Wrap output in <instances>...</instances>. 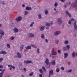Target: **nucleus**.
Returning a JSON list of instances; mask_svg holds the SVG:
<instances>
[{
  "label": "nucleus",
  "mask_w": 77,
  "mask_h": 77,
  "mask_svg": "<svg viewBox=\"0 0 77 77\" xmlns=\"http://www.w3.org/2000/svg\"><path fill=\"white\" fill-rule=\"evenodd\" d=\"M70 20L71 21H74V28L75 30L77 31V25L76 24V20H74V18H71L70 19Z\"/></svg>",
  "instance_id": "nucleus-1"
},
{
  "label": "nucleus",
  "mask_w": 77,
  "mask_h": 77,
  "mask_svg": "<svg viewBox=\"0 0 77 77\" xmlns=\"http://www.w3.org/2000/svg\"><path fill=\"white\" fill-rule=\"evenodd\" d=\"M32 60H27V61L26 60H24V63L27 65V64H28V63H32Z\"/></svg>",
  "instance_id": "nucleus-2"
},
{
  "label": "nucleus",
  "mask_w": 77,
  "mask_h": 77,
  "mask_svg": "<svg viewBox=\"0 0 77 77\" xmlns=\"http://www.w3.org/2000/svg\"><path fill=\"white\" fill-rule=\"evenodd\" d=\"M54 48H53L52 49L51 53L52 54L51 55L53 56V55H57V53L56 52H54Z\"/></svg>",
  "instance_id": "nucleus-3"
},
{
  "label": "nucleus",
  "mask_w": 77,
  "mask_h": 77,
  "mask_svg": "<svg viewBox=\"0 0 77 77\" xmlns=\"http://www.w3.org/2000/svg\"><path fill=\"white\" fill-rule=\"evenodd\" d=\"M51 74L52 75L54 74V73H53V69L49 71L48 77H50V76H51Z\"/></svg>",
  "instance_id": "nucleus-4"
},
{
  "label": "nucleus",
  "mask_w": 77,
  "mask_h": 77,
  "mask_svg": "<svg viewBox=\"0 0 77 77\" xmlns=\"http://www.w3.org/2000/svg\"><path fill=\"white\" fill-rule=\"evenodd\" d=\"M17 55L18 58H19L20 59H21V57L22 56H21V54H20L19 52H17Z\"/></svg>",
  "instance_id": "nucleus-5"
},
{
  "label": "nucleus",
  "mask_w": 77,
  "mask_h": 77,
  "mask_svg": "<svg viewBox=\"0 0 77 77\" xmlns=\"http://www.w3.org/2000/svg\"><path fill=\"white\" fill-rule=\"evenodd\" d=\"M57 22L59 23V24L60 25L62 23V21L60 18H59L57 19Z\"/></svg>",
  "instance_id": "nucleus-6"
},
{
  "label": "nucleus",
  "mask_w": 77,
  "mask_h": 77,
  "mask_svg": "<svg viewBox=\"0 0 77 77\" xmlns=\"http://www.w3.org/2000/svg\"><path fill=\"white\" fill-rule=\"evenodd\" d=\"M21 19H22V17H18L16 18V20L17 21H20L21 20Z\"/></svg>",
  "instance_id": "nucleus-7"
},
{
  "label": "nucleus",
  "mask_w": 77,
  "mask_h": 77,
  "mask_svg": "<svg viewBox=\"0 0 77 77\" xmlns=\"http://www.w3.org/2000/svg\"><path fill=\"white\" fill-rule=\"evenodd\" d=\"M5 71V69H4L2 71V72L0 73V77H3V74L4 73V72Z\"/></svg>",
  "instance_id": "nucleus-8"
},
{
  "label": "nucleus",
  "mask_w": 77,
  "mask_h": 77,
  "mask_svg": "<svg viewBox=\"0 0 77 77\" xmlns=\"http://www.w3.org/2000/svg\"><path fill=\"white\" fill-rule=\"evenodd\" d=\"M45 63L47 66L49 64V60L48 58H46L45 61Z\"/></svg>",
  "instance_id": "nucleus-9"
},
{
  "label": "nucleus",
  "mask_w": 77,
  "mask_h": 77,
  "mask_svg": "<svg viewBox=\"0 0 77 77\" xmlns=\"http://www.w3.org/2000/svg\"><path fill=\"white\" fill-rule=\"evenodd\" d=\"M72 7H73L74 8H77V5L76 4V3H73L71 5Z\"/></svg>",
  "instance_id": "nucleus-10"
},
{
  "label": "nucleus",
  "mask_w": 77,
  "mask_h": 77,
  "mask_svg": "<svg viewBox=\"0 0 77 77\" xmlns=\"http://www.w3.org/2000/svg\"><path fill=\"white\" fill-rule=\"evenodd\" d=\"M61 32L60 31H57L54 33V35L55 36H57Z\"/></svg>",
  "instance_id": "nucleus-11"
},
{
  "label": "nucleus",
  "mask_w": 77,
  "mask_h": 77,
  "mask_svg": "<svg viewBox=\"0 0 77 77\" xmlns=\"http://www.w3.org/2000/svg\"><path fill=\"white\" fill-rule=\"evenodd\" d=\"M28 36L30 37L31 38H33L35 36V35L33 34L29 33L28 34Z\"/></svg>",
  "instance_id": "nucleus-12"
},
{
  "label": "nucleus",
  "mask_w": 77,
  "mask_h": 77,
  "mask_svg": "<svg viewBox=\"0 0 77 77\" xmlns=\"http://www.w3.org/2000/svg\"><path fill=\"white\" fill-rule=\"evenodd\" d=\"M51 64L52 65H56V62L55 60H53L51 61Z\"/></svg>",
  "instance_id": "nucleus-13"
},
{
  "label": "nucleus",
  "mask_w": 77,
  "mask_h": 77,
  "mask_svg": "<svg viewBox=\"0 0 77 77\" xmlns=\"http://www.w3.org/2000/svg\"><path fill=\"white\" fill-rule=\"evenodd\" d=\"M0 54H7V52L5 51H1L0 52Z\"/></svg>",
  "instance_id": "nucleus-14"
},
{
  "label": "nucleus",
  "mask_w": 77,
  "mask_h": 77,
  "mask_svg": "<svg viewBox=\"0 0 77 77\" xmlns=\"http://www.w3.org/2000/svg\"><path fill=\"white\" fill-rule=\"evenodd\" d=\"M26 11H30L32 10V8L30 7H26Z\"/></svg>",
  "instance_id": "nucleus-15"
},
{
  "label": "nucleus",
  "mask_w": 77,
  "mask_h": 77,
  "mask_svg": "<svg viewBox=\"0 0 77 77\" xmlns=\"http://www.w3.org/2000/svg\"><path fill=\"white\" fill-rule=\"evenodd\" d=\"M25 48H26V50H29V49H31L32 48V47L31 46H28L27 47H25Z\"/></svg>",
  "instance_id": "nucleus-16"
},
{
  "label": "nucleus",
  "mask_w": 77,
  "mask_h": 77,
  "mask_svg": "<svg viewBox=\"0 0 77 77\" xmlns=\"http://www.w3.org/2000/svg\"><path fill=\"white\" fill-rule=\"evenodd\" d=\"M13 30L15 33H17L18 32V29L17 28H14Z\"/></svg>",
  "instance_id": "nucleus-17"
},
{
  "label": "nucleus",
  "mask_w": 77,
  "mask_h": 77,
  "mask_svg": "<svg viewBox=\"0 0 77 77\" xmlns=\"http://www.w3.org/2000/svg\"><path fill=\"white\" fill-rule=\"evenodd\" d=\"M0 33L2 35H5L4 32H3V31L2 29L0 30Z\"/></svg>",
  "instance_id": "nucleus-18"
},
{
  "label": "nucleus",
  "mask_w": 77,
  "mask_h": 77,
  "mask_svg": "<svg viewBox=\"0 0 77 77\" xmlns=\"http://www.w3.org/2000/svg\"><path fill=\"white\" fill-rule=\"evenodd\" d=\"M45 28V26H42L40 28V30L41 31H43L44 30V28Z\"/></svg>",
  "instance_id": "nucleus-19"
},
{
  "label": "nucleus",
  "mask_w": 77,
  "mask_h": 77,
  "mask_svg": "<svg viewBox=\"0 0 77 77\" xmlns=\"http://www.w3.org/2000/svg\"><path fill=\"white\" fill-rule=\"evenodd\" d=\"M24 45H21L20 47V51H22V50L23 49V48L24 47Z\"/></svg>",
  "instance_id": "nucleus-20"
},
{
  "label": "nucleus",
  "mask_w": 77,
  "mask_h": 77,
  "mask_svg": "<svg viewBox=\"0 0 77 77\" xmlns=\"http://www.w3.org/2000/svg\"><path fill=\"white\" fill-rule=\"evenodd\" d=\"M39 71L41 74H43V71H42V69H39Z\"/></svg>",
  "instance_id": "nucleus-21"
},
{
  "label": "nucleus",
  "mask_w": 77,
  "mask_h": 77,
  "mask_svg": "<svg viewBox=\"0 0 77 77\" xmlns=\"http://www.w3.org/2000/svg\"><path fill=\"white\" fill-rule=\"evenodd\" d=\"M64 58H66V57H67V56H68V53H64Z\"/></svg>",
  "instance_id": "nucleus-22"
},
{
  "label": "nucleus",
  "mask_w": 77,
  "mask_h": 77,
  "mask_svg": "<svg viewBox=\"0 0 77 77\" xmlns=\"http://www.w3.org/2000/svg\"><path fill=\"white\" fill-rule=\"evenodd\" d=\"M10 39L11 40H14L15 39V37L13 36L11 37L10 38Z\"/></svg>",
  "instance_id": "nucleus-23"
},
{
  "label": "nucleus",
  "mask_w": 77,
  "mask_h": 77,
  "mask_svg": "<svg viewBox=\"0 0 77 77\" xmlns=\"http://www.w3.org/2000/svg\"><path fill=\"white\" fill-rule=\"evenodd\" d=\"M7 46L8 48H11V45L9 44H7Z\"/></svg>",
  "instance_id": "nucleus-24"
},
{
  "label": "nucleus",
  "mask_w": 77,
  "mask_h": 77,
  "mask_svg": "<svg viewBox=\"0 0 77 77\" xmlns=\"http://www.w3.org/2000/svg\"><path fill=\"white\" fill-rule=\"evenodd\" d=\"M68 15L69 18H71V14L69 12H68Z\"/></svg>",
  "instance_id": "nucleus-25"
},
{
  "label": "nucleus",
  "mask_w": 77,
  "mask_h": 77,
  "mask_svg": "<svg viewBox=\"0 0 77 77\" xmlns=\"http://www.w3.org/2000/svg\"><path fill=\"white\" fill-rule=\"evenodd\" d=\"M60 71V69H59V68H57L56 69V71L57 72H59Z\"/></svg>",
  "instance_id": "nucleus-26"
},
{
  "label": "nucleus",
  "mask_w": 77,
  "mask_h": 77,
  "mask_svg": "<svg viewBox=\"0 0 77 77\" xmlns=\"http://www.w3.org/2000/svg\"><path fill=\"white\" fill-rule=\"evenodd\" d=\"M37 54H39V48H38L37 50Z\"/></svg>",
  "instance_id": "nucleus-27"
},
{
  "label": "nucleus",
  "mask_w": 77,
  "mask_h": 77,
  "mask_svg": "<svg viewBox=\"0 0 77 77\" xmlns=\"http://www.w3.org/2000/svg\"><path fill=\"white\" fill-rule=\"evenodd\" d=\"M46 26H48V27H49V26H50V24L49 23H47L46 24Z\"/></svg>",
  "instance_id": "nucleus-28"
},
{
  "label": "nucleus",
  "mask_w": 77,
  "mask_h": 77,
  "mask_svg": "<svg viewBox=\"0 0 77 77\" xmlns=\"http://www.w3.org/2000/svg\"><path fill=\"white\" fill-rule=\"evenodd\" d=\"M28 14V12L27 11H24V15H27Z\"/></svg>",
  "instance_id": "nucleus-29"
},
{
  "label": "nucleus",
  "mask_w": 77,
  "mask_h": 77,
  "mask_svg": "<svg viewBox=\"0 0 77 77\" xmlns=\"http://www.w3.org/2000/svg\"><path fill=\"white\" fill-rule=\"evenodd\" d=\"M55 43L57 44H58V43L59 42V40H55Z\"/></svg>",
  "instance_id": "nucleus-30"
},
{
  "label": "nucleus",
  "mask_w": 77,
  "mask_h": 77,
  "mask_svg": "<svg viewBox=\"0 0 77 77\" xmlns=\"http://www.w3.org/2000/svg\"><path fill=\"white\" fill-rule=\"evenodd\" d=\"M58 5V4L57 3V2L55 3L54 6L55 7H57Z\"/></svg>",
  "instance_id": "nucleus-31"
},
{
  "label": "nucleus",
  "mask_w": 77,
  "mask_h": 77,
  "mask_svg": "<svg viewBox=\"0 0 77 77\" xmlns=\"http://www.w3.org/2000/svg\"><path fill=\"white\" fill-rule=\"evenodd\" d=\"M38 17L39 19H41V18H42V17L41 16V14H38Z\"/></svg>",
  "instance_id": "nucleus-32"
},
{
  "label": "nucleus",
  "mask_w": 77,
  "mask_h": 77,
  "mask_svg": "<svg viewBox=\"0 0 77 77\" xmlns=\"http://www.w3.org/2000/svg\"><path fill=\"white\" fill-rule=\"evenodd\" d=\"M41 38H42V39H44V38H45V36L43 34H42Z\"/></svg>",
  "instance_id": "nucleus-33"
},
{
  "label": "nucleus",
  "mask_w": 77,
  "mask_h": 77,
  "mask_svg": "<svg viewBox=\"0 0 77 77\" xmlns=\"http://www.w3.org/2000/svg\"><path fill=\"white\" fill-rule=\"evenodd\" d=\"M72 57H75V52H73L72 53Z\"/></svg>",
  "instance_id": "nucleus-34"
},
{
  "label": "nucleus",
  "mask_w": 77,
  "mask_h": 77,
  "mask_svg": "<svg viewBox=\"0 0 77 77\" xmlns=\"http://www.w3.org/2000/svg\"><path fill=\"white\" fill-rule=\"evenodd\" d=\"M34 23H35L34 22H32L31 24L30 25V27H32V26H33V24H34Z\"/></svg>",
  "instance_id": "nucleus-35"
},
{
  "label": "nucleus",
  "mask_w": 77,
  "mask_h": 77,
  "mask_svg": "<svg viewBox=\"0 0 77 77\" xmlns=\"http://www.w3.org/2000/svg\"><path fill=\"white\" fill-rule=\"evenodd\" d=\"M64 44H68V41L66 40L64 41Z\"/></svg>",
  "instance_id": "nucleus-36"
},
{
  "label": "nucleus",
  "mask_w": 77,
  "mask_h": 77,
  "mask_svg": "<svg viewBox=\"0 0 77 77\" xmlns=\"http://www.w3.org/2000/svg\"><path fill=\"white\" fill-rule=\"evenodd\" d=\"M42 69H43V70H45V72H46V69H45V67L43 66L42 67Z\"/></svg>",
  "instance_id": "nucleus-37"
},
{
  "label": "nucleus",
  "mask_w": 77,
  "mask_h": 77,
  "mask_svg": "<svg viewBox=\"0 0 77 77\" xmlns=\"http://www.w3.org/2000/svg\"><path fill=\"white\" fill-rule=\"evenodd\" d=\"M33 75V72H32L31 73L29 74V75L30 76H32V75Z\"/></svg>",
  "instance_id": "nucleus-38"
},
{
  "label": "nucleus",
  "mask_w": 77,
  "mask_h": 77,
  "mask_svg": "<svg viewBox=\"0 0 77 77\" xmlns=\"http://www.w3.org/2000/svg\"><path fill=\"white\" fill-rule=\"evenodd\" d=\"M45 14H46V15H47V14H48V11L46 10L45 11Z\"/></svg>",
  "instance_id": "nucleus-39"
},
{
  "label": "nucleus",
  "mask_w": 77,
  "mask_h": 77,
  "mask_svg": "<svg viewBox=\"0 0 77 77\" xmlns=\"http://www.w3.org/2000/svg\"><path fill=\"white\" fill-rule=\"evenodd\" d=\"M57 52L58 53H59V54H61V51L60 50H58Z\"/></svg>",
  "instance_id": "nucleus-40"
},
{
  "label": "nucleus",
  "mask_w": 77,
  "mask_h": 77,
  "mask_svg": "<svg viewBox=\"0 0 77 77\" xmlns=\"http://www.w3.org/2000/svg\"><path fill=\"white\" fill-rule=\"evenodd\" d=\"M63 50H64V51H66V47H64L63 48Z\"/></svg>",
  "instance_id": "nucleus-41"
},
{
  "label": "nucleus",
  "mask_w": 77,
  "mask_h": 77,
  "mask_svg": "<svg viewBox=\"0 0 77 77\" xmlns=\"http://www.w3.org/2000/svg\"><path fill=\"white\" fill-rule=\"evenodd\" d=\"M61 69L63 70H65V69H64L63 67H61Z\"/></svg>",
  "instance_id": "nucleus-42"
},
{
  "label": "nucleus",
  "mask_w": 77,
  "mask_h": 77,
  "mask_svg": "<svg viewBox=\"0 0 77 77\" xmlns=\"http://www.w3.org/2000/svg\"><path fill=\"white\" fill-rule=\"evenodd\" d=\"M3 68V65H0V68Z\"/></svg>",
  "instance_id": "nucleus-43"
},
{
  "label": "nucleus",
  "mask_w": 77,
  "mask_h": 77,
  "mask_svg": "<svg viewBox=\"0 0 77 77\" xmlns=\"http://www.w3.org/2000/svg\"><path fill=\"white\" fill-rule=\"evenodd\" d=\"M72 72V69H70L69 70V71H68V72Z\"/></svg>",
  "instance_id": "nucleus-44"
},
{
  "label": "nucleus",
  "mask_w": 77,
  "mask_h": 77,
  "mask_svg": "<svg viewBox=\"0 0 77 77\" xmlns=\"http://www.w3.org/2000/svg\"><path fill=\"white\" fill-rule=\"evenodd\" d=\"M69 24H71V21H70V20L69 21Z\"/></svg>",
  "instance_id": "nucleus-45"
},
{
  "label": "nucleus",
  "mask_w": 77,
  "mask_h": 77,
  "mask_svg": "<svg viewBox=\"0 0 77 77\" xmlns=\"http://www.w3.org/2000/svg\"><path fill=\"white\" fill-rule=\"evenodd\" d=\"M3 59L2 58H0V62H2V61L3 60Z\"/></svg>",
  "instance_id": "nucleus-46"
},
{
  "label": "nucleus",
  "mask_w": 77,
  "mask_h": 77,
  "mask_svg": "<svg viewBox=\"0 0 77 77\" xmlns=\"http://www.w3.org/2000/svg\"><path fill=\"white\" fill-rule=\"evenodd\" d=\"M69 48H70V47L69 46V45H68V50H69Z\"/></svg>",
  "instance_id": "nucleus-47"
},
{
  "label": "nucleus",
  "mask_w": 77,
  "mask_h": 77,
  "mask_svg": "<svg viewBox=\"0 0 77 77\" xmlns=\"http://www.w3.org/2000/svg\"><path fill=\"white\" fill-rule=\"evenodd\" d=\"M11 68H13V69H15V67L13 66H11Z\"/></svg>",
  "instance_id": "nucleus-48"
},
{
  "label": "nucleus",
  "mask_w": 77,
  "mask_h": 77,
  "mask_svg": "<svg viewBox=\"0 0 77 77\" xmlns=\"http://www.w3.org/2000/svg\"><path fill=\"white\" fill-rule=\"evenodd\" d=\"M45 42L46 43H48V40H47V39H45Z\"/></svg>",
  "instance_id": "nucleus-49"
},
{
  "label": "nucleus",
  "mask_w": 77,
  "mask_h": 77,
  "mask_svg": "<svg viewBox=\"0 0 77 77\" xmlns=\"http://www.w3.org/2000/svg\"><path fill=\"white\" fill-rule=\"evenodd\" d=\"M12 65H8V67H12Z\"/></svg>",
  "instance_id": "nucleus-50"
},
{
  "label": "nucleus",
  "mask_w": 77,
  "mask_h": 77,
  "mask_svg": "<svg viewBox=\"0 0 77 77\" xmlns=\"http://www.w3.org/2000/svg\"><path fill=\"white\" fill-rule=\"evenodd\" d=\"M2 5H5V2H4V1H2Z\"/></svg>",
  "instance_id": "nucleus-51"
},
{
  "label": "nucleus",
  "mask_w": 77,
  "mask_h": 77,
  "mask_svg": "<svg viewBox=\"0 0 77 77\" xmlns=\"http://www.w3.org/2000/svg\"><path fill=\"white\" fill-rule=\"evenodd\" d=\"M39 75L40 77H42V74H40Z\"/></svg>",
  "instance_id": "nucleus-52"
},
{
  "label": "nucleus",
  "mask_w": 77,
  "mask_h": 77,
  "mask_svg": "<svg viewBox=\"0 0 77 77\" xmlns=\"http://www.w3.org/2000/svg\"><path fill=\"white\" fill-rule=\"evenodd\" d=\"M31 46L32 47H33V48H34V47H35V45H31Z\"/></svg>",
  "instance_id": "nucleus-53"
},
{
  "label": "nucleus",
  "mask_w": 77,
  "mask_h": 77,
  "mask_svg": "<svg viewBox=\"0 0 77 77\" xmlns=\"http://www.w3.org/2000/svg\"><path fill=\"white\" fill-rule=\"evenodd\" d=\"M61 2H65V0H60Z\"/></svg>",
  "instance_id": "nucleus-54"
},
{
  "label": "nucleus",
  "mask_w": 77,
  "mask_h": 77,
  "mask_svg": "<svg viewBox=\"0 0 77 77\" xmlns=\"http://www.w3.org/2000/svg\"><path fill=\"white\" fill-rule=\"evenodd\" d=\"M25 7V5H24V4H23L22 5L23 8H24Z\"/></svg>",
  "instance_id": "nucleus-55"
},
{
  "label": "nucleus",
  "mask_w": 77,
  "mask_h": 77,
  "mask_svg": "<svg viewBox=\"0 0 77 77\" xmlns=\"http://www.w3.org/2000/svg\"><path fill=\"white\" fill-rule=\"evenodd\" d=\"M71 2H69V3H68L69 6L70 5H71Z\"/></svg>",
  "instance_id": "nucleus-56"
},
{
  "label": "nucleus",
  "mask_w": 77,
  "mask_h": 77,
  "mask_svg": "<svg viewBox=\"0 0 77 77\" xmlns=\"http://www.w3.org/2000/svg\"><path fill=\"white\" fill-rule=\"evenodd\" d=\"M66 14L67 15L68 14V11H66Z\"/></svg>",
  "instance_id": "nucleus-57"
},
{
  "label": "nucleus",
  "mask_w": 77,
  "mask_h": 77,
  "mask_svg": "<svg viewBox=\"0 0 77 77\" xmlns=\"http://www.w3.org/2000/svg\"><path fill=\"white\" fill-rule=\"evenodd\" d=\"M68 65H70V64H71V63L70 62H69L68 63Z\"/></svg>",
  "instance_id": "nucleus-58"
},
{
  "label": "nucleus",
  "mask_w": 77,
  "mask_h": 77,
  "mask_svg": "<svg viewBox=\"0 0 77 77\" xmlns=\"http://www.w3.org/2000/svg\"><path fill=\"white\" fill-rule=\"evenodd\" d=\"M74 36H75V37H76V36H77V34H76V33H75V34Z\"/></svg>",
  "instance_id": "nucleus-59"
},
{
  "label": "nucleus",
  "mask_w": 77,
  "mask_h": 77,
  "mask_svg": "<svg viewBox=\"0 0 77 77\" xmlns=\"http://www.w3.org/2000/svg\"><path fill=\"white\" fill-rule=\"evenodd\" d=\"M23 70L24 71H26V68H23Z\"/></svg>",
  "instance_id": "nucleus-60"
},
{
  "label": "nucleus",
  "mask_w": 77,
  "mask_h": 77,
  "mask_svg": "<svg viewBox=\"0 0 77 77\" xmlns=\"http://www.w3.org/2000/svg\"><path fill=\"white\" fill-rule=\"evenodd\" d=\"M33 48H37V47H36V46H34Z\"/></svg>",
  "instance_id": "nucleus-61"
},
{
  "label": "nucleus",
  "mask_w": 77,
  "mask_h": 77,
  "mask_svg": "<svg viewBox=\"0 0 77 77\" xmlns=\"http://www.w3.org/2000/svg\"><path fill=\"white\" fill-rule=\"evenodd\" d=\"M2 36L0 35V39H2Z\"/></svg>",
  "instance_id": "nucleus-62"
},
{
  "label": "nucleus",
  "mask_w": 77,
  "mask_h": 77,
  "mask_svg": "<svg viewBox=\"0 0 77 77\" xmlns=\"http://www.w3.org/2000/svg\"><path fill=\"white\" fill-rule=\"evenodd\" d=\"M51 24H53V22L52 21H51L50 23Z\"/></svg>",
  "instance_id": "nucleus-63"
},
{
  "label": "nucleus",
  "mask_w": 77,
  "mask_h": 77,
  "mask_svg": "<svg viewBox=\"0 0 77 77\" xmlns=\"http://www.w3.org/2000/svg\"><path fill=\"white\" fill-rule=\"evenodd\" d=\"M21 77H24V75H21Z\"/></svg>",
  "instance_id": "nucleus-64"
}]
</instances>
